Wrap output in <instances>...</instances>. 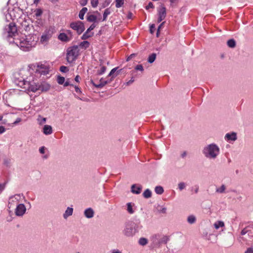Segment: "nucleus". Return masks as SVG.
<instances>
[{
  "mask_svg": "<svg viewBox=\"0 0 253 253\" xmlns=\"http://www.w3.org/2000/svg\"><path fill=\"white\" fill-rule=\"evenodd\" d=\"M38 38L36 35H28L22 37L20 39L15 40V43L23 51H28L33 47L35 46Z\"/></svg>",
  "mask_w": 253,
  "mask_h": 253,
  "instance_id": "f257e3e1",
  "label": "nucleus"
},
{
  "mask_svg": "<svg viewBox=\"0 0 253 253\" xmlns=\"http://www.w3.org/2000/svg\"><path fill=\"white\" fill-rule=\"evenodd\" d=\"M18 85L23 89L33 92H35L39 90L41 87L40 84L36 82L33 79L31 80L30 78L19 81Z\"/></svg>",
  "mask_w": 253,
  "mask_h": 253,
  "instance_id": "f03ea898",
  "label": "nucleus"
},
{
  "mask_svg": "<svg viewBox=\"0 0 253 253\" xmlns=\"http://www.w3.org/2000/svg\"><path fill=\"white\" fill-rule=\"evenodd\" d=\"M219 148L215 144H210L205 148L203 152L206 157L215 158L219 154Z\"/></svg>",
  "mask_w": 253,
  "mask_h": 253,
  "instance_id": "7ed1b4c3",
  "label": "nucleus"
},
{
  "mask_svg": "<svg viewBox=\"0 0 253 253\" xmlns=\"http://www.w3.org/2000/svg\"><path fill=\"white\" fill-rule=\"evenodd\" d=\"M79 54V49L77 45L69 47L67 50L66 59L69 63L74 61Z\"/></svg>",
  "mask_w": 253,
  "mask_h": 253,
  "instance_id": "20e7f679",
  "label": "nucleus"
},
{
  "mask_svg": "<svg viewBox=\"0 0 253 253\" xmlns=\"http://www.w3.org/2000/svg\"><path fill=\"white\" fill-rule=\"evenodd\" d=\"M70 27L72 29L77 31L79 34L83 32L85 29L84 23L80 21L71 23Z\"/></svg>",
  "mask_w": 253,
  "mask_h": 253,
  "instance_id": "39448f33",
  "label": "nucleus"
},
{
  "mask_svg": "<svg viewBox=\"0 0 253 253\" xmlns=\"http://www.w3.org/2000/svg\"><path fill=\"white\" fill-rule=\"evenodd\" d=\"M48 67L46 65L41 63H40L37 65L36 72L39 73L41 75H46L48 73Z\"/></svg>",
  "mask_w": 253,
  "mask_h": 253,
  "instance_id": "423d86ee",
  "label": "nucleus"
},
{
  "mask_svg": "<svg viewBox=\"0 0 253 253\" xmlns=\"http://www.w3.org/2000/svg\"><path fill=\"white\" fill-rule=\"evenodd\" d=\"M158 22L160 23L166 18L167 14L166 8L164 5H161V7L158 9Z\"/></svg>",
  "mask_w": 253,
  "mask_h": 253,
  "instance_id": "0eeeda50",
  "label": "nucleus"
},
{
  "mask_svg": "<svg viewBox=\"0 0 253 253\" xmlns=\"http://www.w3.org/2000/svg\"><path fill=\"white\" fill-rule=\"evenodd\" d=\"M17 29L15 24L14 23H9L7 30L8 36L10 37L14 36L15 34L17 33Z\"/></svg>",
  "mask_w": 253,
  "mask_h": 253,
  "instance_id": "6e6552de",
  "label": "nucleus"
},
{
  "mask_svg": "<svg viewBox=\"0 0 253 253\" xmlns=\"http://www.w3.org/2000/svg\"><path fill=\"white\" fill-rule=\"evenodd\" d=\"M26 211V208L23 204H19L16 209L15 213L17 215L21 216L24 214Z\"/></svg>",
  "mask_w": 253,
  "mask_h": 253,
  "instance_id": "1a4fd4ad",
  "label": "nucleus"
},
{
  "mask_svg": "<svg viewBox=\"0 0 253 253\" xmlns=\"http://www.w3.org/2000/svg\"><path fill=\"white\" fill-rule=\"evenodd\" d=\"M124 234L126 236H131L133 234V225L131 224H127L124 231Z\"/></svg>",
  "mask_w": 253,
  "mask_h": 253,
  "instance_id": "9d476101",
  "label": "nucleus"
},
{
  "mask_svg": "<svg viewBox=\"0 0 253 253\" xmlns=\"http://www.w3.org/2000/svg\"><path fill=\"white\" fill-rule=\"evenodd\" d=\"M111 82H112V79H110V80H105V79H104L103 78H101L100 80L99 84H97V85H95L94 84V85L96 87H97L101 88V87H103L106 84H107L108 83H110Z\"/></svg>",
  "mask_w": 253,
  "mask_h": 253,
  "instance_id": "9b49d317",
  "label": "nucleus"
},
{
  "mask_svg": "<svg viewBox=\"0 0 253 253\" xmlns=\"http://www.w3.org/2000/svg\"><path fill=\"white\" fill-rule=\"evenodd\" d=\"M52 128L51 126L46 125L43 128V133L45 135H49L52 133Z\"/></svg>",
  "mask_w": 253,
  "mask_h": 253,
  "instance_id": "f8f14e48",
  "label": "nucleus"
},
{
  "mask_svg": "<svg viewBox=\"0 0 253 253\" xmlns=\"http://www.w3.org/2000/svg\"><path fill=\"white\" fill-rule=\"evenodd\" d=\"M58 39L61 41L68 42L70 41L71 39L68 37L67 35L64 33H60L58 36Z\"/></svg>",
  "mask_w": 253,
  "mask_h": 253,
  "instance_id": "ddd939ff",
  "label": "nucleus"
},
{
  "mask_svg": "<svg viewBox=\"0 0 253 253\" xmlns=\"http://www.w3.org/2000/svg\"><path fill=\"white\" fill-rule=\"evenodd\" d=\"M84 215L87 218H91L93 216L94 212L92 209L88 208L85 210L84 211Z\"/></svg>",
  "mask_w": 253,
  "mask_h": 253,
  "instance_id": "4468645a",
  "label": "nucleus"
},
{
  "mask_svg": "<svg viewBox=\"0 0 253 253\" xmlns=\"http://www.w3.org/2000/svg\"><path fill=\"white\" fill-rule=\"evenodd\" d=\"M225 138L227 140L235 141L237 139L236 134L235 132L232 133H227L225 135Z\"/></svg>",
  "mask_w": 253,
  "mask_h": 253,
  "instance_id": "2eb2a0df",
  "label": "nucleus"
},
{
  "mask_svg": "<svg viewBox=\"0 0 253 253\" xmlns=\"http://www.w3.org/2000/svg\"><path fill=\"white\" fill-rule=\"evenodd\" d=\"M49 38V35L47 34H43L41 38L40 42L42 44L46 43L48 41Z\"/></svg>",
  "mask_w": 253,
  "mask_h": 253,
  "instance_id": "dca6fc26",
  "label": "nucleus"
},
{
  "mask_svg": "<svg viewBox=\"0 0 253 253\" xmlns=\"http://www.w3.org/2000/svg\"><path fill=\"white\" fill-rule=\"evenodd\" d=\"M41 87L39 90H42V91H46L50 88V85L46 83H43L40 84Z\"/></svg>",
  "mask_w": 253,
  "mask_h": 253,
  "instance_id": "f3484780",
  "label": "nucleus"
},
{
  "mask_svg": "<svg viewBox=\"0 0 253 253\" xmlns=\"http://www.w3.org/2000/svg\"><path fill=\"white\" fill-rule=\"evenodd\" d=\"M73 209L71 208H68L64 214V217L66 218L70 215H71L73 213Z\"/></svg>",
  "mask_w": 253,
  "mask_h": 253,
  "instance_id": "a211bd4d",
  "label": "nucleus"
},
{
  "mask_svg": "<svg viewBox=\"0 0 253 253\" xmlns=\"http://www.w3.org/2000/svg\"><path fill=\"white\" fill-rule=\"evenodd\" d=\"M87 8L86 7H83L80 10V11L79 12V17L81 19H82V20L84 19V15L85 13L87 12Z\"/></svg>",
  "mask_w": 253,
  "mask_h": 253,
  "instance_id": "6ab92c4d",
  "label": "nucleus"
},
{
  "mask_svg": "<svg viewBox=\"0 0 253 253\" xmlns=\"http://www.w3.org/2000/svg\"><path fill=\"white\" fill-rule=\"evenodd\" d=\"M131 191L135 194H139L141 192V188L135 186V185H132L131 186Z\"/></svg>",
  "mask_w": 253,
  "mask_h": 253,
  "instance_id": "aec40b11",
  "label": "nucleus"
},
{
  "mask_svg": "<svg viewBox=\"0 0 253 253\" xmlns=\"http://www.w3.org/2000/svg\"><path fill=\"white\" fill-rule=\"evenodd\" d=\"M118 68H115L112 69L111 72L108 75V76L111 77L110 79H112V81L117 76V74H115V72Z\"/></svg>",
  "mask_w": 253,
  "mask_h": 253,
  "instance_id": "412c9836",
  "label": "nucleus"
},
{
  "mask_svg": "<svg viewBox=\"0 0 253 253\" xmlns=\"http://www.w3.org/2000/svg\"><path fill=\"white\" fill-rule=\"evenodd\" d=\"M37 120L39 125H42L46 122V118L42 117L41 115H39Z\"/></svg>",
  "mask_w": 253,
  "mask_h": 253,
  "instance_id": "4be33fe9",
  "label": "nucleus"
},
{
  "mask_svg": "<svg viewBox=\"0 0 253 253\" xmlns=\"http://www.w3.org/2000/svg\"><path fill=\"white\" fill-rule=\"evenodd\" d=\"M214 226L216 229H218L219 227L224 226V223L223 221H218L214 223Z\"/></svg>",
  "mask_w": 253,
  "mask_h": 253,
  "instance_id": "5701e85b",
  "label": "nucleus"
},
{
  "mask_svg": "<svg viewBox=\"0 0 253 253\" xmlns=\"http://www.w3.org/2000/svg\"><path fill=\"white\" fill-rule=\"evenodd\" d=\"M227 45L231 48H234L236 46L235 41L233 39H230L227 41Z\"/></svg>",
  "mask_w": 253,
  "mask_h": 253,
  "instance_id": "b1692460",
  "label": "nucleus"
},
{
  "mask_svg": "<svg viewBox=\"0 0 253 253\" xmlns=\"http://www.w3.org/2000/svg\"><path fill=\"white\" fill-rule=\"evenodd\" d=\"M156 54L155 53L151 54L150 55H149V56L148 57V62H149L150 63H152L156 59Z\"/></svg>",
  "mask_w": 253,
  "mask_h": 253,
  "instance_id": "393cba45",
  "label": "nucleus"
},
{
  "mask_svg": "<svg viewBox=\"0 0 253 253\" xmlns=\"http://www.w3.org/2000/svg\"><path fill=\"white\" fill-rule=\"evenodd\" d=\"M155 191L158 194H162L164 192V189L162 187L158 186L155 187Z\"/></svg>",
  "mask_w": 253,
  "mask_h": 253,
  "instance_id": "a878e982",
  "label": "nucleus"
},
{
  "mask_svg": "<svg viewBox=\"0 0 253 253\" xmlns=\"http://www.w3.org/2000/svg\"><path fill=\"white\" fill-rule=\"evenodd\" d=\"M111 13V11L109 8H106L103 13V21H105L107 19L108 15Z\"/></svg>",
  "mask_w": 253,
  "mask_h": 253,
  "instance_id": "bb28decb",
  "label": "nucleus"
},
{
  "mask_svg": "<svg viewBox=\"0 0 253 253\" xmlns=\"http://www.w3.org/2000/svg\"><path fill=\"white\" fill-rule=\"evenodd\" d=\"M143 195L145 198H149L151 197V192L150 190L146 189L143 193Z\"/></svg>",
  "mask_w": 253,
  "mask_h": 253,
  "instance_id": "cd10ccee",
  "label": "nucleus"
},
{
  "mask_svg": "<svg viewBox=\"0 0 253 253\" xmlns=\"http://www.w3.org/2000/svg\"><path fill=\"white\" fill-rule=\"evenodd\" d=\"M106 70V67L104 66H100L99 69L97 70L98 75H102L105 73Z\"/></svg>",
  "mask_w": 253,
  "mask_h": 253,
  "instance_id": "c85d7f7f",
  "label": "nucleus"
},
{
  "mask_svg": "<svg viewBox=\"0 0 253 253\" xmlns=\"http://www.w3.org/2000/svg\"><path fill=\"white\" fill-rule=\"evenodd\" d=\"M96 19V16L92 14L89 15L87 18V20L89 22H95Z\"/></svg>",
  "mask_w": 253,
  "mask_h": 253,
  "instance_id": "c756f323",
  "label": "nucleus"
},
{
  "mask_svg": "<svg viewBox=\"0 0 253 253\" xmlns=\"http://www.w3.org/2000/svg\"><path fill=\"white\" fill-rule=\"evenodd\" d=\"M124 3V0H116V7L117 8L121 7Z\"/></svg>",
  "mask_w": 253,
  "mask_h": 253,
  "instance_id": "7c9ffc66",
  "label": "nucleus"
},
{
  "mask_svg": "<svg viewBox=\"0 0 253 253\" xmlns=\"http://www.w3.org/2000/svg\"><path fill=\"white\" fill-rule=\"evenodd\" d=\"M89 45V43L87 41H84L83 42H81L80 44V46L83 48H87Z\"/></svg>",
  "mask_w": 253,
  "mask_h": 253,
  "instance_id": "2f4dec72",
  "label": "nucleus"
},
{
  "mask_svg": "<svg viewBox=\"0 0 253 253\" xmlns=\"http://www.w3.org/2000/svg\"><path fill=\"white\" fill-rule=\"evenodd\" d=\"M147 243V240L144 238H141L139 240V244L142 246L146 245Z\"/></svg>",
  "mask_w": 253,
  "mask_h": 253,
  "instance_id": "473e14b6",
  "label": "nucleus"
},
{
  "mask_svg": "<svg viewBox=\"0 0 253 253\" xmlns=\"http://www.w3.org/2000/svg\"><path fill=\"white\" fill-rule=\"evenodd\" d=\"M93 35V34H90L88 32H85L82 36V39L83 40H86L89 37H91Z\"/></svg>",
  "mask_w": 253,
  "mask_h": 253,
  "instance_id": "72a5a7b5",
  "label": "nucleus"
},
{
  "mask_svg": "<svg viewBox=\"0 0 253 253\" xmlns=\"http://www.w3.org/2000/svg\"><path fill=\"white\" fill-rule=\"evenodd\" d=\"M127 211L130 214H132L134 212V211L132 209V207L131 205V203H130L127 204Z\"/></svg>",
  "mask_w": 253,
  "mask_h": 253,
  "instance_id": "f704fd0d",
  "label": "nucleus"
},
{
  "mask_svg": "<svg viewBox=\"0 0 253 253\" xmlns=\"http://www.w3.org/2000/svg\"><path fill=\"white\" fill-rule=\"evenodd\" d=\"M34 12L37 17L41 16L42 13V10L41 9H36Z\"/></svg>",
  "mask_w": 253,
  "mask_h": 253,
  "instance_id": "c9c22d12",
  "label": "nucleus"
},
{
  "mask_svg": "<svg viewBox=\"0 0 253 253\" xmlns=\"http://www.w3.org/2000/svg\"><path fill=\"white\" fill-rule=\"evenodd\" d=\"M57 81L59 84H63L65 81V78L63 77L58 76Z\"/></svg>",
  "mask_w": 253,
  "mask_h": 253,
  "instance_id": "e433bc0d",
  "label": "nucleus"
},
{
  "mask_svg": "<svg viewBox=\"0 0 253 253\" xmlns=\"http://www.w3.org/2000/svg\"><path fill=\"white\" fill-rule=\"evenodd\" d=\"M188 221L189 223L192 224L195 222L196 218L194 216L190 215L188 217Z\"/></svg>",
  "mask_w": 253,
  "mask_h": 253,
  "instance_id": "4c0bfd02",
  "label": "nucleus"
},
{
  "mask_svg": "<svg viewBox=\"0 0 253 253\" xmlns=\"http://www.w3.org/2000/svg\"><path fill=\"white\" fill-rule=\"evenodd\" d=\"M225 188V186L224 185H222L220 188H217L216 189V192L220 193H222L224 192Z\"/></svg>",
  "mask_w": 253,
  "mask_h": 253,
  "instance_id": "58836bf2",
  "label": "nucleus"
},
{
  "mask_svg": "<svg viewBox=\"0 0 253 253\" xmlns=\"http://www.w3.org/2000/svg\"><path fill=\"white\" fill-rule=\"evenodd\" d=\"M90 2L91 6L95 8L98 4V0H90Z\"/></svg>",
  "mask_w": 253,
  "mask_h": 253,
  "instance_id": "ea45409f",
  "label": "nucleus"
},
{
  "mask_svg": "<svg viewBox=\"0 0 253 253\" xmlns=\"http://www.w3.org/2000/svg\"><path fill=\"white\" fill-rule=\"evenodd\" d=\"M60 71L63 73H66L68 71V68L65 66H61L60 67Z\"/></svg>",
  "mask_w": 253,
  "mask_h": 253,
  "instance_id": "a19ab883",
  "label": "nucleus"
},
{
  "mask_svg": "<svg viewBox=\"0 0 253 253\" xmlns=\"http://www.w3.org/2000/svg\"><path fill=\"white\" fill-rule=\"evenodd\" d=\"M185 187V184L184 182H180L178 184V188L180 190H182Z\"/></svg>",
  "mask_w": 253,
  "mask_h": 253,
  "instance_id": "79ce46f5",
  "label": "nucleus"
},
{
  "mask_svg": "<svg viewBox=\"0 0 253 253\" xmlns=\"http://www.w3.org/2000/svg\"><path fill=\"white\" fill-rule=\"evenodd\" d=\"M135 69L136 70H139V71H143V70H144L142 65H141V64L137 65L135 67Z\"/></svg>",
  "mask_w": 253,
  "mask_h": 253,
  "instance_id": "37998d69",
  "label": "nucleus"
},
{
  "mask_svg": "<svg viewBox=\"0 0 253 253\" xmlns=\"http://www.w3.org/2000/svg\"><path fill=\"white\" fill-rule=\"evenodd\" d=\"M88 0H80V3L82 6L85 5L87 3Z\"/></svg>",
  "mask_w": 253,
  "mask_h": 253,
  "instance_id": "c03bdc74",
  "label": "nucleus"
},
{
  "mask_svg": "<svg viewBox=\"0 0 253 253\" xmlns=\"http://www.w3.org/2000/svg\"><path fill=\"white\" fill-rule=\"evenodd\" d=\"M95 25L94 24H92V25H90V26L87 29V30H86V32H88L91 31V30H93L95 27Z\"/></svg>",
  "mask_w": 253,
  "mask_h": 253,
  "instance_id": "a18cd8bd",
  "label": "nucleus"
},
{
  "mask_svg": "<svg viewBox=\"0 0 253 253\" xmlns=\"http://www.w3.org/2000/svg\"><path fill=\"white\" fill-rule=\"evenodd\" d=\"M154 8V5H153V4L152 2H150L148 3V5H147V6H146V9H149V8Z\"/></svg>",
  "mask_w": 253,
  "mask_h": 253,
  "instance_id": "49530a36",
  "label": "nucleus"
},
{
  "mask_svg": "<svg viewBox=\"0 0 253 253\" xmlns=\"http://www.w3.org/2000/svg\"><path fill=\"white\" fill-rule=\"evenodd\" d=\"M5 183L0 184V193L5 188Z\"/></svg>",
  "mask_w": 253,
  "mask_h": 253,
  "instance_id": "de8ad7c7",
  "label": "nucleus"
},
{
  "mask_svg": "<svg viewBox=\"0 0 253 253\" xmlns=\"http://www.w3.org/2000/svg\"><path fill=\"white\" fill-rule=\"evenodd\" d=\"M165 22H163L160 25V26H159L158 28V30H157V36H158V32L160 30V29L162 28V27L163 26L164 24H165Z\"/></svg>",
  "mask_w": 253,
  "mask_h": 253,
  "instance_id": "09e8293b",
  "label": "nucleus"
},
{
  "mask_svg": "<svg viewBox=\"0 0 253 253\" xmlns=\"http://www.w3.org/2000/svg\"><path fill=\"white\" fill-rule=\"evenodd\" d=\"M245 253H253V249L252 248H249Z\"/></svg>",
  "mask_w": 253,
  "mask_h": 253,
  "instance_id": "8fccbe9b",
  "label": "nucleus"
},
{
  "mask_svg": "<svg viewBox=\"0 0 253 253\" xmlns=\"http://www.w3.org/2000/svg\"><path fill=\"white\" fill-rule=\"evenodd\" d=\"M248 230H247V228H245L244 229H243L242 231H241V234L242 235H245L247 232H248Z\"/></svg>",
  "mask_w": 253,
  "mask_h": 253,
  "instance_id": "3c124183",
  "label": "nucleus"
},
{
  "mask_svg": "<svg viewBox=\"0 0 253 253\" xmlns=\"http://www.w3.org/2000/svg\"><path fill=\"white\" fill-rule=\"evenodd\" d=\"M155 28V26L154 24H152L151 26H150V32L151 33L153 34L154 31H153V29H154Z\"/></svg>",
  "mask_w": 253,
  "mask_h": 253,
  "instance_id": "603ef678",
  "label": "nucleus"
},
{
  "mask_svg": "<svg viewBox=\"0 0 253 253\" xmlns=\"http://www.w3.org/2000/svg\"><path fill=\"white\" fill-rule=\"evenodd\" d=\"M75 91L76 92L80 93L81 92V89L79 87L75 86Z\"/></svg>",
  "mask_w": 253,
  "mask_h": 253,
  "instance_id": "864d4df0",
  "label": "nucleus"
},
{
  "mask_svg": "<svg viewBox=\"0 0 253 253\" xmlns=\"http://www.w3.org/2000/svg\"><path fill=\"white\" fill-rule=\"evenodd\" d=\"M5 131V128L3 126H0V133H2Z\"/></svg>",
  "mask_w": 253,
  "mask_h": 253,
  "instance_id": "5fc2aeb1",
  "label": "nucleus"
},
{
  "mask_svg": "<svg viewBox=\"0 0 253 253\" xmlns=\"http://www.w3.org/2000/svg\"><path fill=\"white\" fill-rule=\"evenodd\" d=\"M21 121V119L20 118H17L16 120L13 123L14 125H16L19 122H20Z\"/></svg>",
  "mask_w": 253,
  "mask_h": 253,
  "instance_id": "6e6d98bb",
  "label": "nucleus"
},
{
  "mask_svg": "<svg viewBox=\"0 0 253 253\" xmlns=\"http://www.w3.org/2000/svg\"><path fill=\"white\" fill-rule=\"evenodd\" d=\"M40 152L42 154H43L44 153V147H42L40 148Z\"/></svg>",
  "mask_w": 253,
  "mask_h": 253,
  "instance_id": "4d7b16f0",
  "label": "nucleus"
},
{
  "mask_svg": "<svg viewBox=\"0 0 253 253\" xmlns=\"http://www.w3.org/2000/svg\"><path fill=\"white\" fill-rule=\"evenodd\" d=\"M80 79H81V78H80V76L77 75L75 77V80L76 82L78 83V82H79V80H80Z\"/></svg>",
  "mask_w": 253,
  "mask_h": 253,
  "instance_id": "13d9d810",
  "label": "nucleus"
},
{
  "mask_svg": "<svg viewBox=\"0 0 253 253\" xmlns=\"http://www.w3.org/2000/svg\"><path fill=\"white\" fill-rule=\"evenodd\" d=\"M112 253H122V252L119 250H113Z\"/></svg>",
  "mask_w": 253,
  "mask_h": 253,
  "instance_id": "bf43d9fd",
  "label": "nucleus"
},
{
  "mask_svg": "<svg viewBox=\"0 0 253 253\" xmlns=\"http://www.w3.org/2000/svg\"><path fill=\"white\" fill-rule=\"evenodd\" d=\"M70 85L69 82L67 81L64 84V86H67Z\"/></svg>",
  "mask_w": 253,
  "mask_h": 253,
  "instance_id": "052dcab7",
  "label": "nucleus"
},
{
  "mask_svg": "<svg viewBox=\"0 0 253 253\" xmlns=\"http://www.w3.org/2000/svg\"><path fill=\"white\" fill-rule=\"evenodd\" d=\"M186 154H186V152H184L181 154V157H182V158H184V157H185V156H186Z\"/></svg>",
  "mask_w": 253,
  "mask_h": 253,
  "instance_id": "680f3d73",
  "label": "nucleus"
},
{
  "mask_svg": "<svg viewBox=\"0 0 253 253\" xmlns=\"http://www.w3.org/2000/svg\"><path fill=\"white\" fill-rule=\"evenodd\" d=\"M134 56V54H131L127 59V61H128L129 60H130V58H132V56Z\"/></svg>",
  "mask_w": 253,
  "mask_h": 253,
  "instance_id": "e2e57ef3",
  "label": "nucleus"
},
{
  "mask_svg": "<svg viewBox=\"0 0 253 253\" xmlns=\"http://www.w3.org/2000/svg\"><path fill=\"white\" fill-rule=\"evenodd\" d=\"M166 208H163L162 210V211L163 212V213H165L166 212Z\"/></svg>",
  "mask_w": 253,
  "mask_h": 253,
  "instance_id": "0e129e2a",
  "label": "nucleus"
},
{
  "mask_svg": "<svg viewBox=\"0 0 253 253\" xmlns=\"http://www.w3.org/2000/svg\"><path fill=\"white\" fill-rule=\"evenodd\" d=\"M39 1L40 0H35L34 3L37 4L38 3H39Z\"/></svg>",
  "mask_w": 253,
  "mask_h": 253,
  "instance_id": "69168bd1",
  "label": "nucleus"
},
{
  "mask_svg": "<svg viewBox=\"0 0 253 253\" xmlns=\"http://www.w3.org/2000/svg\"><path fill=\"white\" fill-rule=\"evenodd\" d=\"M11 201V202H14V200H13V199H10V201L9 202V204H8L9 205L10 204Z\"/></svg>",
  "mask_w": 253,
  "mask_h": 253,
  "instance_id": "338daca9",
  "label": "nucleus"
},
{
  "mask_svg": "<svg viewBox=\"0 0 253 253\" xmlns=\"http://www.w3.org/2000/svg\"><path fill=\"white\" fill-rule=\"evenodd\" d=\"M133 82V80H130L128 82H127V84H129L131 83H132Z\"/></svg>",
  "mask_w": 253,
  "mask_h": 253,
  "instance_id": "774afa93",
  "label": "nucleus"
}]
</instances>
